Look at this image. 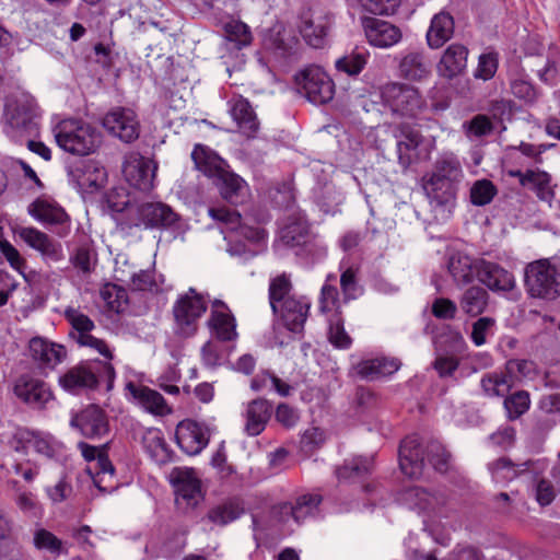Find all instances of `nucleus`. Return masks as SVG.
I'll list each match as a JSON object with an SVG mask.
<instances>
[{"label": "nucleus", "mask_w": 560, "mask_h": 560, "mask_svg": "<svg viewBox=\"0 0 560 560\" xmlns=\"http://www.w3.org/2000/svg\"><path fill=\"white\" fill-rule=\"evenodd\" d=\"M34 546L39 550H46L50 553H60L62 541L51 532L45 528H38L34 533Z\"/></svg>", "instance_id": "69168bd1"}, {"label": "nucleus", "mask_w": 560, "mask_h": 560, "mask_svg": "<svg viewBox=\"0 0 560 560\" xmlns=\"http://www.w3.org/2000/svg\"><path fill=\"white\" fill-rule=\"evenodd\" d=\"M322 501L323 498L318 493H304L299 495L294 502L281 503L276 509L283 522L292 517L300 524L318 512Z\"/></svg>", "instance_id": "cd10ccee"}, {"label": "nucleus", "mask_w": 560, "mask_h": 560, "mask_svg": "<svg viewBox=\"0 0 560 560\" xmlns=\"http://www.w3.org/2000/svg\"><path fill=\"white\" fill-rule=\"evenodd\" d=\"M318 308L323 314L338 313L340 310L339 291L336 284L324 283L318 298Z\"/></svg>", "instance_id": "bf43d9fd"}, {"label": "nucleus", "mask_w": 560, "mask_h": 560, "mask_svg": "<svg viewBox=\"0 0 560 560\" xmlns=\"http://www.w3.org/2000/svg\"><path fill=\"white\" fill-rule=\"evenodd\" d=\"M95 252L90 243H84L77 247L70 256L71 264L84 273L92 270V264L95 259Z\"/></svg>", "instance_id": "0e129e2a"}, {"label": "nucleus", "mask_w": 560, "mask_h": 560, "mask_svg": "<svg viewBox=\"0 0 560 560\" xmlns=\"http://www.w3.org/2000/svg\"><path fill=\"white\" fill-rule=\"evenodd\" d=\"M509 176L517 178L520 185L532 190L539 200L550 203L555 199L557 184L548 172L540 168L512 170Z\"/></svg>", "instance_id": "2eb2a0df"}, {"label": "nucleus", "mask_w": 560, "mask_h": 560, "mask_svg": "<svg viewBox=\"0 0 560 560\" xmlns=\"http://www.w3.org/2000/svg\"><path fill=\"white\" fill-rule=\"evenodd\" d=\"M499 66V55L494 51L481 54L478 59V66L475 70V78L483 81L494 77Z\"/></svg>", "instance_id": "e2e57ef3"}, {"label": "nucleus", "mask_w": 560, "mask_h": 560, "mask_svg": "<svg viewBox=\"0 0 560 560\" xmlns=\"http://www.w3.org/2000/svg\"><path fill=\"white\" fill-rule=\"evenodd\" d=\"M19 236L26 245L38 252L45 260L57 262L65 257L62 245L36 228H21Z\"/></svg>", "instance_id": "a211bd4d"}, {"label": "nucleus", "mask_w": 560, "mask_h": 560, "mask_svg": "<svg viewBox=\"0 0 560 560\" xmlns=\"http://www.w3.org/2000/svg\"><path fill=\"white\" fill-rule=\"evenodd\" d=\"M402 499L410 509L420 512H434L444 504V498L441 494L431 493L420 487L406 489L402 493Z\"/></svg>", "instance_id": "ea45409f"}, {"label": "nucleus", "mask_w": 560, "mask_h": 560, "mask_svg": "<svg viewBox=\"0 0 560 560\" xmlns=\"http://www.w3.org/2000/svg\"><path fill=\"white\" fill-rule=\"evenodd\" d=\"M178 446L188 455L199 454L209 443L208 430L194 420H183L176 427Z\"/></svg>", "instance_id": "6ab92c4d"}, {"label": "nucleus", "mask_w": 560, "mask_h": 560, "mask_svg": "<svg viewBox=\"0 0 560 560\" xmlns=\"http://www.w3.org/2000/svg\"><path fill=\"white\" fill-rule=\"evenodd\" d=\"M361 23L368 43L374 47L389 48L398 44L402 38L401 30L388 21L364 16Z\"/></svg>", "instance_id": "dca6fc26"}, {"label": "nucleus", "mask_w": 560, "mask_h": 560, "mask_svg": "<svg viewBox=\"0 0 560 560\" xmlns=\"http://www.w3.org/2000/svg\"><path fill=\"white\" fill-rule=\"evenodd\" d=\"M477 278L492 292H509L515 287V278L511 271L485 259H480L477 265Z\"/></svg>", "instance_id": "aec40b11"}, {"label": "nucleus", "mask_w": 560, "mask_h": 560, "mask_svg": "<svg viewBox=\"0 0 560 560\" xmlns=\"http://www.w3.org/2000/svg\"><path fill=\"white\" fill-rule=\"evenodd\" d=\"M503 407L510 421L517 420L530 408V396L526 390H517L504 397Z\"/></svg>", "instance_id": "8fccbe9b"}, {"label": "nucleus", "mask_w": 560, "mask_h": 560, "mask_svg": "<svg viewBox=\"0 0 560 560\" xmlns=\"http://www.w3.org/2000/svg\"><path fill=\"white\" fill-rule=\"evenodd\" d=\"M244 513V508L238 499H229L221 504L211 508L207 513L209 522L218 526H225L237 520Z\"/></svg>", "instance_id": "37998d69"}, {"label": "nucleus", "mask_w": 560, "mask_h": 560, "mask_svg": "<svg viewBox=\"0 0 560 560\" xmlns=\"http://www.w3.org/2000/svg\"><path fill=\"white\" fill-rule=\"evenodd\" d=\"M141 441L143 448L156 464L164 465L172 459L173 452L160 429L149 428L144 430Z\"/></svg>", "instance_id": "e433bc0d"}, {"label": "nucleus", "mask_w": 560, "mask_h": 560, "mask_svg": "<svg viewBox=\"0 0 560 560\" xmlns=\"http://www.w3.org/2000/svg\"><path fill=\"white\" fill-rule=\"evenodd\" d=\"M71 425L80 430L88 439L100 438L108 432L105 411L96 405H90L71 420Z\"/></svg>", "instance_id": "393cba45"}, {"label": "nucleus", "mask_w": 560, "mask_h": 560, "mask_svg": "<svg viewBox=\"0 0 560 560\" xmlns=\"http://www.w3.org/2000/svg\"><path fill=\"white\" fill-rule=\"evenodd\" d=\"M454 31L455 21L453 15L445 10L440 11L431 19V23L425 35L428 46L431 49L441 48L453 37Z\"/></svg>", "instance_id": "7c9ffc66"}, {"label": "nucleus", "mask_w": 560, "mask_h": 560, "mask_svg": "<svg viewBox=\"0 0 560 560\" xmlns=\"http://www.w3.org/2000/svg\"><path fill=\"white\" fill-rule=\"evenodd\" d=\"M272 415V405L265 398H257L248 402L245 417V431L250 436L259 435L266 428Z\"/></svg>", "instance_id": "2f4dec72"}, {"label": "nucleus", "mask_w": 560, "mask_h": 560, "mask_svg": "<svg viewBox=\"0 0 560 560\" xmlns=\"http://www.w3.org/2000/svg\"><path fill=\"white\" fill-rule=\"evenodd\" d=\"M497 195V188L489 179L477 180L470 189V200L476 206H486Z\"/></svg>", "instance_id": "680f3d73"}, {"label": "nucleus", "mask_w": 560, "mask_h": 560, "mask_svg": "<svg viewBox=\"0 0 560 560\" xmlns=\"http://www.w3.org/2000/svg\"><path fill=\"white\" fill-rule=\"evenodd\" d=\"M207 325L211 335L220 341H233L237 338L235 317L222 301L215 300L212 303Z\"/></svg>", "instance_id": "412c9836"}, {"label": "nucleus", "mask_w": 560, "mask_h": 560, "mask_svg": "<svg viewBox=\"0 0 560 560\" xmlns=\"http://www.w3.org/2000/svg\"><path fill=\"white\" fill-rule=\"evenodd\" d=\"M63 316L72 327L70 337L74 341L82 336H88L95 328L94 322L88 315L83 314L80 308L68 306L63 311Z\"/></svg>", "instance_id": "49530a36"}, {"label": "nucleus", "mask_w": 560, "mask_h": 560, "mask_svg": "<svg viewBox=\"0 0 560 560\" xmlns=\"http://www.w3.org/2000/svg\"><path fill=\"white\" fill-rule=\"evenodd\" d=\"M191 159L196 168L210 178L221 174L224 168V161L209 147L200 143L194 147Z\"/></svg>", "instance_id": "a19ab883"}, {"label": "nucleus", "mask_w": 560, "mask_h": 560, "mask_svg": "<svg viewBox=\"0 0 560 560\" xmlns=\"http://www.w3.org/2000/svg\"><path fill=\"white\" fill-rule=\"evenodd\" d=\"M331 25V15L323 10L303 8L298 15L296 28L304 42L313 48L326 45Z\"/></svg>", "instance_id": "6e6552de"}, {"label": "nucleus", "mask_w": 560, "mask_h": 560, "mask_svg": "<svg viewBox=\"0 0 560 560\" xmlns=\"http://www.w3.org/2000/svg\"><path fill=\"white\" fill-rule=\"evenodd\" d=\"M340 287L343 295V301L354 300L359 293V267L357 266H347L345 267L343 262L340 264Z\"/></svg>", "instance_id": "603ef678"}, {"label": "nucleus", "mask_w": 560, "mask_h": 560, "mask_svg": "<svg viewBox=\"0 0 560 560\" xmlns=\"http://www.w3.org/2000/svg\"><path fill=\"white\" fill-rule=\"evenodd\" d=\"M479 260L460 252L453 254L448 259L447 268L454 282L458 285L470 283L475 275L477 276Z\"/></svg>", "instance_id": "58836bf2"}, {"label": "nucleus", "mask_w": 560, "mask_h": 560, "mask_svg": "<svg viewBox=\"0 0 560 560\" xmlns=\"http://www.w3.org/2000/svg\"><path fill=\"white\" fill-rule=\"evenodd\" d=\"M328 340L339 349H348L352 345V339L345 329V319L342 312L332 313L328 318Z\"/></svg>", "instance_id": "09e8293b"}, {"label": "nucleus", "mask_w": 560, "mask_h": 560, "mask_svg": "<svg viewBox=\"0 0 560 560\" xmlns=\"http://www.w3.org/2000/svg\"><path fill=\"white\" fill-rule=\"evenodd\" d=\"M207 311L205 298L194 288L180 295L173 306L176 332L190 337L197 331V322Z\"/></svg>", "instance_id": "423d86ee"}, {"label": "nucleus", "mask_w": 560, "mask_h": 560, "mask_svg": "<svg viewBox=\"0 0 560 560\" xmlns=\"http://www.w3.org/2000/svg\"><path fill=\"white\" fill-rule=\"evenodd\" d=\"M229 104L230 114L240 130L247 137H253L259 128V121L250 103L242 96H235L230 100Z\"/></svg>", "instance_id": "c9c22d12"}, {"label": "nucleus", "mask_w": 560, "mask_h": 560, "mask_svg": "<svg viewBox=\"0 0 560 560\" xmlns=\"http://www.w3.org/2000/svg\"><path fill=\"white\" fill-rule=\"evenodd\" d=\"M480 385L488 397H505L514 386V381L503 369L486 373L481 377Z\"/></svg>", "instance_id": "79ce46f5"}, {"label": "nucleus", "mask_w": 560, "mask_h": 560, "mask_svg": "<svg viewBox=\"0 0 560 560\" xmlns=\"http://www.w3.org/2000/svg\"><path fill=\"white\" fill-rule=\"evenodd\" d=\"M300 295L294 293V287L290 273L282 272L269 280L268 299L271 311L277 310L290 300H295Z\"/></svg>", "instance_id": "4c0bfd02"}, {"label": "nucleus", "mask_w": 560, "mask_h": 560, "mask_svg": "<svg viewBox=\"0 0 560 560\" xmlns=\"http://www.w3.org/2000/svg\"><path fill=\"white\" fill-rule=\"evenodd\" d=\"M401 363L394 358L377 357L360 361L355 365L357 374L368 381H376L396 373Z\"/></svg>", "instance_id": "473e14b6"}, {"label": "nucleus", "mask_w": 560, "mask_h": 560, "mask_svg": "<svg viewBox=\"0 0 560 560\" xmlns=\"http://www.w3.org/2000/svg\"><path fill=\"white\" fill-rule=\"evenodd\" d=\"M170 480L175 488L178 505L191 508L201 497L200 480L191 468L176 467L170 474Z\"/></svg>", "instance_id": "4468645a"}, {"label": "nucleus", "mask_w": 560, "mask_h": 560, "mask_svg": "<svg viewBox=\"0 0 560 560\" xmlns=\"http://www.w3.org/2000/svg\"><path fill=\"white\" fill-rule=\"evenodd\" d=\"M116 372L110 362L94 360L69 369L59 377L60 386L71 393L93 389L105 383L106 392L114 387Z\"/></svg>", "instance_id": "20e7f679"}, {"label": "nucleus", "mask_w": 560, "mask_h": 560, "mask_svg": "<svg viewBox=\"0 0 560 560\" xmlns=\"http://www.w3.org/2000/svg\"><path fill=\"white\" fill-rule=\"evenodd\" d=\"M126 389L132 396L133 400L145 411L161 417L172 413V408L155 389L133 382L127 383Z\"/></svg>", "instance_id": "c756f323"}, {"label": "nucleus", "mask_w": 560, "mask_h": 560, "mask_svg": "<svg viewBox=\"0 0 560 560\" xmlns=\"http://www.w3.org/2000/svg\"><path fill=\"white\" fill-rule=\"evenodd\" d=\"M13 393L21 401L37 410L45 409L55 398L48 383L28 373L15 380Z\"/></svg>", "instance_id": "9b49d317"}, {"label": "nucleus", "mask_w": 560, "mask_h": 560, "mask_svg": "<svg viewBox=\"0 0 560 560\" xmlns=\"http://www.w3.org/2000/svg\"><path fill=\"white\" fill-rule=\"evenodd\" d=\"M102 126L122 142L131 143L140 136V121L137 113L129 107L112 108L102 119Z\"/></svg>", "instance_id": "9d476101"}, {"label": "nucleus", "mask_w": 560, "mask_h": 560, "mask_svg": "<svg viewBox=\"0 0 560 560\" xmlns=\"http://www.w3.org/2000/svg\"><path fill=\"white\" fill-rule=\"evenodd\" d=\"M311 308V301L306 296H299L290 300L282 306L272 311L280 318L283 326L294 334H301L307 320Z\"/></svg>", "instance_id": "5701e85b"}, {"label": "nucleus", "mask_w": 560, "mask_h": 560, "mask_svg": "<svg viewBox=\"0 0 560 560\" xmlns=\"http://www.w3.org/2000/svg\"><path fill=\"white\" fill-rule=\"evenodd\" d=\"M298 90L313 104H326L332 100L335 84L331 78L317 66H311L295 75Z\"/></svg>", "instance_id": "0eeeda50"}, {"label": "nucleus", "mask_w": 560, "mask_h": 560, "mask_svg": "<svg viewBox=\"0 0 560 560\" xmlns=\"http://www.w3.org/2000/svg\"><path fill=\"white\" fill-rule=\"evenodd\" d=\"M213 178L220 182V194L228 202L242 205L246 201L249 188L242 177L223 168L221 174L215 175Z\"/></svg>", "instance_id": "f704fd0d"}, {"label": "nucleus", "mask_w": 560, "mask_h": 560, "mask_svg": "<svg viewBox=\"0 0 560 560\" xmlns=\"http://www.w3.org/2000/svg\"><path fill=\"white\" fill-rule=\"evenodd\" d=\"M158 165L138 152L128 154L122 164V173L128 183L137 189L147 191L153 188Z\"/></svg>", "instance_id": "f8f14e48"}, {"label": "nucleus", "mask_w": 560, "mask_h": 560, "mask_svg": "<svg viewBox=\"0 0 560 560\" xmlns=\"http://www.w3.org/2000/svg\"><path fill=\"white\" fill-rule=\"evenodd\" d=\"M381 100L385 108L398 118L419 119L428 110L423 93L416 86L404 82H388L381 86Z\"/></svg>", "instance_id": "7ed1b4c3"}, {"label": "nucleus", "mask_w": 560, "mask_h": 560, "mask_svg": "<svg viewBox=\"0 0 560 560\" xmlns=\"http://www.w3.org/2000/svg\"><path fill=\"white\" fill-rule=\"evenodd\" d=\"M504 370L514 383L521 378H532L537 374L536 363L526 359H511L505 363Z\"/></svg>", "instance_id": "052dcab7"}, {"label": "nucleus", "mask_w": 560, "mask_h": 560, "mask_svg": "<svg viewBox=\"0 0 560 560\" xmlns=\"http://www.w3.org/2000/svg\"><path fill=\"white\" fill-rule=\"evenodd\" d=\"M488 301V292L481 287L472 285L462 294L459 306L465 314L478 316L485 312Z\"/></svg>", "instance_id": "c03bdc74"}, {"label": "nucleus", "mask_w": 560, "mask_h": 560, "mask_svg": "<svg viewBox=\"0 0 560 560\" xmlns=\"http://www.w3.org/2000/svg\"><path fill=\"white\" fill-rule=\"evenodd\" d=\"M429 463L439 472H446L451 466V454L438 441L430 442L425 447Z\"/></svg>", "instance_id": "5fc2aeb1"}, {"label": "nucleus", "mask_w": 560, "mask_h": 560, "mask_svg": "<svg viewBox=\"0 0 560 560\" xmlns=\"http://www.w3.org/2000/svg\"><path fill=\"white\" fill-rule=\"evenodd\" d=\"M262 47L284 61L296 60L303 50L300 39L282 23H276L265 32Z\"/></svg>", "instance_id": "1a4fd4ad"}, {"label": "nucleus", "mask_w": 560, "mask_h": 560, "mask_svg": "<svg viewBox=\"0 0 560 560\" xmlns=\"http://www.w3.org/2000/svg\"><path fill=\"white\" fill-rule=\"evenodd\" d=\"M395 138L399 164L408 168L419 160L418 149L423 142V137L417 128L400 124L396 129Z\"/></svg>", "instance_id": "4be33fe9"}, {"label": "nucleus", "mask_w": 560, "mask_h": 560, "mask_svg": "<svg viewBox=\"0 0 560 560\" xmlns=\"http://www.w3.org/2000/svg\"><path fill=\"white\" fill-rule=\"evenodd\" d=\"M545 460H527L521 464L513 463L508 457H501L489 464V469L492 477L497 481H511L515 479L521 472L527 470H544Z\"/></svg>", "instance_id": "72a5a7b5"}, {"label": "nucleus", "mask_w": 560, "mask_h": 560, "mask_svg": "<svg viewBox=\"0 0 560 560\" xmlns=\"http://www.w3.org/2000/svg\"><path fill=\"white\" fill-rule=\"evenodd\" d=\"M524 282L533 298L553 301L560 296V270L548 258L529 262L525 268Z\"/></svg>", "instance_id": "39448f33"}, {"label": "nucleus", "mask_w": 560, "mask_h": 560, "mask_svg": "<svg viewBox=\"0 0 560 560\" xmlns=\"http://www.w3.org/2000/svg\"><path fill=\"white\" fill-rule=\"evenodd\" d=\"M374 467V459L372 456L363 457L357 456L336 469L338 480H354L364 475L371 474Z\"/></svg>", "instance_id": "a18cd8bd"}, {"label": "nucleus", "mask_w": 560, "mask_h": 560, "mask_svg": "<svg viewBox=\"0 0 560 560\" xmlns=\"http://www.w3.org/2000/svg\"><path fill=\"white\" fill-rule=\"evenodd\" d=\"M15 503L18 508L25 514L31 516H39L42 514V506L36 495L25 489H16Z\"/></svg>", "instance_id": "774afa93"}, {"label": "nucleus", "mask_w": 560, "mask_h": 560, "mask_svg": "<svg viewBox=\"0 0 560 560\" xmlns=\"http://www.w3.org/2000/svg\"><path fill=\"white\" fill-rule=\"evenodd\" d=\"M28 351L32 360L42 370H54L67 358L65 346L43 337L32 338L28 343Z\"/></svg>", "instance_id": "f3484780"}, {"label": "nucleus", "mask_w": 560, "mask_h": 560, "mask_svg": "<svg viewBox=\"0 0 560 560\" xmlns=\"http://www.w3.org/2000/svg\"><path fill=\"white\" fill-rule=\"evenodd\" d=\"M469 50L459 43L451 44L443 51L438 65V74L447 80L459 77L467 68Z\"/></svg>", "instance_id": "c85d7f7f"}, {"label": "nucleus", "mask_w": 560, "mask_h": 560, "mask_svg": "<svg viewBox=\"0 0 560 560\" xmlns=\"http://www.w3.org/2000/svg\"><path fill=\"white\" fill-rule=\"evenodd\" d=\"M226 39L234 43L237 49L250 45L253 40L249 27L241 21H231L224 25Z\"/></svg>", "instance_id": "6e6d98bb"}, {"label": "nucleus", "mask_w": 560, "mask_h": 560, "mask_svg": "<svg viewBox=\"0 0 560 560\" xmlns=\"http://www.w3.org/2000/svg\"><path fill=\"white\" fill-rule=\"evenodd\" d=\"M9 121L12 127L27 133H33L37 130V122L34 119L31 104H27L26 106L18 105L14 113L11 114Z\"/></svg>", "instance_id": "4d7b16f0"}, {"label": "nucleus", "mask_w": 560, "mask_h": 560, "mask_svg": "<svg viewBox=\"0 0 560 560\" xmlns=\"http://www.w3.org/2000/svg\"><path fill=\"white\" fill-rule=\"evenodd\" d=\"M281 237L290 246L303 245L310 238V226L306 221L298 220L283 228Z\"/></svg>", "instance_id": "864d4df0"}, {"label": "nucleus", "mask_w": 560, "mask_h": 560, "mask_svg": "<svg viewBox=\"0 0 560 560\" xmlns=\"http://www.w3.org/2000/svg\"><path fill=\"white\" fill-rule=\"evenodd\" d=\"M424 452L416 435L405 438L399 446V467L404 475L419 478L423 474Z\"/></svg>", "instance_id": "bb28decb"}, {"label": "nucleus", "mask_w": 560, "mask_h": 560, "mask_svg": "<svg viewBox=\"0 0 560 560\" xmlns=\"http://www.w3.org/2000/svg\"><path fill=\"white\" fill-rule=\"evenodd\" d=\"M101 298L110 311L120 313L128 304L127 291L114 283H106L101 289Z\"/></svg>", "instance_id": "3c124183"}, {"label": "nucleus", "mask_w": 560, "mask_h": 560, "mask_svg": "<svg viewBox=\"0 0 560 560\" xmlns=\"http://www.w3.org/2000/svg\"><path fill=\"white\" fill-rule=\"evenodd\" d=\"M398 72L409 82H423L432 74V63L423 50H409L401 56Z\"/></svg>", "instance_id": "b1692460"}, {"label": "nucleus", "mask_w": 560, "mask_h": 560, "mask_svg": "<svg viewBox=\"0 0 560 560\" xmlns=\"http://www.w3.org/2000/svg\"><path fill=\"white\" fill-rule=\"evenodd\" d=\"M93 479L95 487L103 493H110L117 488L115 480V468L109 462V466L102 465L89 474Z\"/></svg>", "instance_id": "13d9d810"}, {"label": "nucleus", "mask_w": 560, "mask_h": 560, "mask_svg": "<svg viewBox=\"0 0 560 560\" xmlns=\"http://www.w3.org/2000/svg\"><path fill=\"white\" fill-rule=\"evenodd\" d=\"M56 143L63 151L78 156L93 154L102 144L101 131L83 119L60 120L52 129Z\"/></svg>", "instance_id": "f03ea898"}, {"label": "nucleus", "mask_w": 560, "mask_h": 560, "mask_svg": "<svg viewBox=\"0 0 560 560\" xmlns=\"http://www.w3.org/2000/svg\"><path fill=\"white\" fill-rule=\"evenodd\" d=\"M464 177L462 163L454 153L440 155L431 173L422 178V187L428 198L438 206L454 200L457 186Z\"/></svg>", "instance_id": "f257e3e1"}, {"label": "nucleus", "mask_w": 560, "mask_h": 560, "mask_svg": "<svg viewBox=\"0 0 560 560\" xmlns=\"http://www.w3.org/2000/svg\"><path fill=\"white\" fill-rule=\"evenodd\" d=\"M78 450L80 451L82 457L88 463L86 472L92 474L94 469L98 468L102 465L109 466V458L107 454V444H103L101 446H94L86 442H79L77 444Z\"/></svg>", "instance_id": "de8ad7c7"}, {"label": "nucleus", "mask_w": 560, "mask_h": 560, "mask_svg": "<svg viewBox=\"0 0 560 560\" xmlns=\"http://www.w3.org/2000/svg\"><path fill=\"white\" fill-rule=\"evenodd\" d=\"M140 223L147 229H171L179 220V215L166 203L147 202L139 207Z\"/></svg>", "instance_id": "a878e982"}, {"label": "nucleus", "mask_w": 560, "mask_h": 560, "mask_svg": "<svg viewBox=\"0 0 560 560\" xmlns=\"http://www.w3.org/2000/svg\"><path fill=\"white\" fill-rule=\"evenodd\" d=\"M28 214L37 221L55 226L56 233L63 237L70 231V218L62 207L55 201L36 199L27 208Z\"/></svg>", "instance_id": "ddd939ff"}, {"label": "nucleus", "mask_w": 560, "mask_h": 560, "mask_svg": "<svg viewBox=\"0 0 560 560\" xmlns=\"http://www.w3.org/2000/svg\"><path fill=\"white\" fill-rule=\"evenodd\" d=\"M511 92L525 104H533L539 97V92L536 88L529 81L522 78H516L511 81Z\"/></svg>", "instance_id": "338daca9"}]
</instances>
